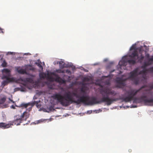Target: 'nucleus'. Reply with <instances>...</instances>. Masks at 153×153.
I'll return each instance as SVG.
<instances>
[{
  "mask_svg": "<svg viewBox=\"0 0 153 153\" xmlns=\"http://www.w3.org/2000/svg\"><path fill=\"white\" fill-rule=\"evenodd\" d=\"M128 152H131L132 151V150L131 149H129L128 150Z\"/></svg>",
  "mask_w": 153,
  "mask_h": 153,
  "instance_id": "30",
  "label": "nucleus"
},
{
  "mask_svg": "<svg viewBox=\"0 0 153 153\" xmlns=\"http://www.w3.org/2000/svg\"><path fill=\"white\" fill-rule=\"evenodd\" d=\"M92 111H88V113L91 114L92 113Z\"/></svg>",
  "mask_w": 153,
  "mask_h": 153,
  "instance_id": "28",
  "label": "nucleus"
},
{
  "mask_svg": "<svg viewBox=\"0 0 153 153\" xmlns=\"http://www.w3.org/2000/svg\"><path fill=\"white\" fill-rule=\"evenodd\" d=\"M153 61V56H152L151 58L149 59L148 60V62L149 63H151V62Z\"/></svg>",
  "mask_w": 153,
  "mask_h": 153,
  "instance_id": "19",
  "label": "nucleus"
},
{
  "mask_svg": "<svg viewBox=\"0 0 153 153\" xmlns=\"http://www.w3.org/2000/svg\"><path fill=\"white\" fill-rule=\"evenodd\" d=\"M3 33V29L0 28V33Z\"/></svg>",
  "mask_w": 153,
  "mask_h": 153,
  "instance_id": "22",
  "label": "nucleus"
},
{
  "mask_svg": "<svg viewBox=\"0 0 153 153\" xmlns=\"http://www.w3.org/2000/svg\"><path fill=\"white\" fill-rule=\"evenodd\" d=\"M43 121V120H41L38 121V122H39V123H41V122H42Z\"/></svg>",
  "mask_w": 153,
  "mask_h": 153,
  "instance_id": "26",
  "label": "nucleus"
},
{
  "mask_svg": "<svg viewBox=\"0 0 153 153\" xmlns=\"http://www.w3.org/2000/svg\"><path fill=\"white\" fill-rule=\"evenodd\" d=\"M146 56L147 57H148L149 56V54L146 55Z\"/></svg>",
  "mask_w": 153,
  "mask_h": 153,
  "instance_id": "33",
  "label": "nucleus"
},
{
  "mask_svg": "<svg viewBox=\"0 0 153 153\" xmlns=\"http://www.w3.org/2000/svg\"><path fill=\"white\" fill-rule=\"evenodd\" d=\"M52 97L64 106H68L73 103L79 104L81 102L86 104L88 102V104L93 105L102 102L101 99L100 101H98L94 97L92 98L91 100L89 101V99L88 97L83 96L80 97L76 92H71L70 91L65 92L63 96L59 93L55 94Z\"/></svg>",
  "mask_w": 153,
  "mask_h": 153,
  "instance_id": "1",
  "label": "nucleus"
},
{
  "mask_svg": "<svg viewBox=\"0 0 153 153\" xmlns=\"http://www.w3.org/2000/svg\"><path fill=\"white\" fill-rule=\"evenodd\" d=\"M81 91L83 93H84L85 92V91L84 90L82 89H81Z\"/></svg>",
  "mask_w": 153,
  "mask_h": 153,
  "instance_id": "25",
  "label": "nucleus"
},
{
  "mask_svg": "<svg viewBox=\"0 0 153 153\" xmlns=\"http://www.w3.org/2000/svg\"><path fill=\"white\" fill-rule=\"evenodd\" d=\"M100 92L102 97L101 98V102H106L107 105H110L113 101H115L118 100L117 98L112 99L109 97V95H113L114 93V91H111L108 87H105L101 88Z\"/></svg>",
  "mask_w": 153,
  "mask_h": 153,
  "instance_id": "5",
  "label": "nucleus"
},
{
  "mask_svg": "<svg viewBox=\"0 0 153 153\" xmlns=\"http://www.w3.org/2000/svg\"><path fill=\"white\" fill-rule=\"evenodd\" d=\"M55 81L61 84H65L66 83V81L59 76L56 77L55 79Z\"/></svg>",
  "mask_w": 153,
  "mask_h": 153,
  "instance_id": "10",
  "label": "nucleus"
},
{
  "mask_svg": "<svg viewBox=\"0 0 153 153\" xmlns=\"http://www.w3.org/2000/svg\"><path fill=\"white\" fill-rule=\"evenodd\" d=\"M3 75L2 77V79H6L2 82V84L4 86L7 84L8 83L13 82L14 79L13 78L10 77V71L7 69H4L2 71Z\"/></svg>",
  "mask_w": 153,
  "mask_h": 153,
  "instance_id": "6",
  "label": "nucleus"
},
{
  "mask_svg": "<svg viewBox=\"0 0 153 153\" xmlns=\"http://www.w3.org/2000/svg\"><path fill=\"white\" fill-rule=\"evenodd\" d=\"M151 64V63H149L148 62H144L141 67V68H143V70L138 73V68H136L128 74L129 76L127 78L123 79L122 77H117L116 79L117 87L119 88H124L126 85L125 82L128 79H130L133 81L134 83L136 85L138 84L139 80L137 76L139 74H145L146 73L148 70L146 69V68Z\"/></svg>",
  "mask_w": 153,
  "mask_h": 153,
  "instance_id": "2",
  "label": "nucleus"
},
{
  "mask_svg": "<svg viewBox=\"0 0 153 153\" xmlns=\"http://www.w3.org/2000/svg\"><path fill=\"white\" fill-rule=\"evenodd\" d=\"M21 91H23V90H21Z\"/></svg>",
  "mask_w": 153,
  "mask_h": 153,
  "instance_id": "35",
  "label": "nucleus"
},
{
  "mask_svg": "<svg viewBox=\"0 0 153 153\" xmlns=\"http://www.w3.org/2000/svg\"><path fill=\"white\" fill-rule=\"evenodd\" d=\"M39 76H40V77L41 78H44V76H43V75L42 74H40V75H39Z\"/></svg>",
  "mask_w": 153,
  "mask_h": 153,
  "instance_id": "23",
  "label": "nucleus"
},
{
  "mask_svg": "<svg viewBox=\"0 0 153 153\" xmlns=\"http://www.w3.org/2000/svg\"><path fill=\"white\" fill-rule=\"evenodd\" d=\"M137 106H134L133 107H136Z\"/></svg>",
  "mask_w": 153,
  "mask_h": 153,
  "instance_id": "34",
  "label": "nucleus"
},
{
  "mask_svg": "<svg viewBox=\"0 0 153 153\" xmlns=\"http://www.w3.org/2000/svg\"><path fill=\"white\" fill-rule=\"evenodd\" d=\"M66 72L68 74H71V73L70 71L68 69H67L66 70Z\"/></svg>",
  "mask_w": 153,
  "mask_h": 153,
  "instance_id": "21",
  "label": "nucleus"
},
{
  "mask_svg": "<svg viewBox=\"0 0 153 153\" xmlns=\"http://www.w3.org/2000/svg\"><path fill=\"white\" fill-rule=\"evenodd\" d=\"M11 107V108H12L13 109H15V106L13 105H12Z\"/></svg>",
  "mask_w": 153,
  "mask_h": 153,
  "instance_id": "24",
  "label": "nucleus"
},
{
  "mask_svg": "<svg viewBox=\"0 0 153 153\" xmlns=\"http://www.w3.org/2000/svg\"><path fill=\"white\" fill-rule=\"evenodd\" d=\"M23 120L22 118L21 117L19 118H16L9 124L10 126L11 125H13L14 124L17 126L19 125Z\"/></svg>",
  "mask_w": 153,
  "mask_h": 153,
  "instance_id": "7",
  "label": "nucleus"
},
{
  "mask_svg": "<svg viewBox=\"0 0 153 153\" xmlns=\"http://www.w3.org/2000/svg\"><path fill=\"white\" fill-rule=\"evenodd\" d=\"M10 127L9 124H6L4 123H0V128H8Z\"/></svg>",
  "mask_w": 153,
  "mask_h": 153,
  "instance_id": "11",
  "label": "nucleus"
},
{
  "mask_svg": "<svg viewBox=\"0 0 153 153\" xmlns=\"http://www.w3.org/2000/svg\"><path fill=\"white\" fill-rule=\"evenodd\" d=\"M7 65L6 62L5 61H4L2 64L1 65L3 67H4L7 66Z\"/></svg>",
  "mask_w": 153,
  "mask_h": 153,
  "instance_id": "18",
  "label": "nucleus"
},
{
  "mask_svg": "<svg viewBox=\"0 0 153 153\" xmlns=\"http://www.w3.org/2000/svg\"><path fill=\"white\" fill-rule=\"evenodd\" d=\"M6 98L5 97H3L0 100V104L4 103L5 101Z\"/></svg>",
  "mask_w": 153,
  "mask_h": 153,
  "instance_id": "14",
  "label": "nucleus"
},
{
  "mask_svg": "<svg viewBox=\"0 0 153 153\" xmlns=\"http://www.w3.org/2000/svg\"><path fill=\"white\" fill-rule=\"evenodd\" d=\"M18 72L19 73L24 74L25 72V71L22 69H20L18 71Z\"/></svg>",
  "mask_w": 153,
  "mask_h": 153,
  "instance_id": "17",
  "label": "nucleus"
},
{
  "mask_svg": "<svg viewBox=\"0 0 153 153\" xmlns=\"http://www.w3.org/2000/svg\"><path fill=\"white\" fill-rule=\"evenodd\" d=\"M57 64H59V67L61 68H63L65 67L64 62L62 61H60L59 62H57Z\"/></svg>",
  "mask_w": 153,
  "mask_h": 153,
  "instance_id": "12",
  "label": "nucleus"
},
{
  "mask_svg": "<svg viewBox=\"0 0 153 153\" xmlns=\"http://www.w3.org/2000/svg\"><path fill=\"white\" fill-rule=\"evenodd\" d=\"M9 100L12 102L13 103H14V101H13L12 100H11L10 98H9Z\"/></svg>",
  "mask_w": 153,
  "mask_h": 153,
  "instance_id": "29",
  "label": "nucleus"
},
{
  "mask_svg": "<svg viewBox=\"0 0 153 153\" xmlns=\"http://www.w3.org/2000/svg\"><path fill=\"white\" fill-rule=\"evenodd\" d=\"M149 71H150L151 72H153V67H151L148 70Z\"/></svg>",
  "mask_w": 153,
  "mask_h": 153,
  "instance_id": "20",
  "label": "nucleus"
},
{
  "mask_svg": "<svg viewBox=\"0 0 153 153\" xmlns=\"http://www.w3.org/2000/svg\"><path fill=\"white\" fill-rule=\"evenodd\" d=\"M134 47H133V46H132V47L131 48H130V50H132V49H134Z\"/></svg>",
  "mask_w": 153,
  "mask_h": 153,
  "instance_id": "27",
  "label": "nucleus"
},
{
  "mask_svg": "<svg viewBox=\"0 0 153 153\" xmlns=\"http://www.w3.org/2000/svg\"><path fill=\"white\" fill-rule=\"evenodd\" d=\"M114 71H115V70H112V71H111V72H111V73H112V72H113Z\"/></svg>",
  "mask_w": 153,
  "mask_h": 153,
  "instance_id": "32",
  "label": "nucleus"
},
{
  "mask_svg": "<svg viewBox=\"0 0 153 153\" xmlns=\"http://www.w3.org/2000/svg\"><path fill=\"white\" fill-rule=\"evenodd\" d=\"M36 103L37 104L38 102H37L35 101L34 102L31 103L29 102L26 104L22 103L21 104V105L22 107H24L25 108H27L29 105H30L31 107L29 108L30 110L32 108V107Z\"/></svg>",
  "mask_w": 153,
  "mask_h": 153,
  "instance_id": "8",
  "label": "nucleus"
},
{
  "mask_svg": "<svg viewBox=\"0 0 153 153\" xmlns=\"http://www.w3.org/2000/svg\"><path fill=\"white\" fill-rule=\"evenodd\" d=\"M29 114L26 111L24 112L23 114L21 116L23 120H26L29 117Z\"/></svg>",
  "mask_w": 153,
  "mask_h": 153,
  "instance_id": "9",
  "label": "nucleus"
},
{
  "mask_svg": "<svg viewBox=\"0 0 153 153\" xmlns=\"http://www.w3.org/2000/svg\"><path fill=\"white\" fill-rule=\"evenodd\" d=\"M145 87L146 86L144 85L137 90L131 89L126 91V93L128 96L124 98V101L126 102H129L133 100L134 103H140L143 102L146 105H153V98L147 99V97L145 95L141 96L140 97L134 98V96H136L138 92Z\"/></svg>",
  "mask_w": 153,
  "mask_h": 153,
  "instance_id": "3",
  "label": "nucleus"
},
{
  "mask_svg": "<svg viewBox=\"0 0 153 153\" xmlns=\"http://www.w3.org/2000/svg\"><path fill=\"white\" fill-rule=\"evenodd\" d=\"M56 72L58 73H63L65 72L64 71L60 69H58L56 70Z\"/></svg>",
  "mask_w": 153,
  "mask_h": 153,
  "instance_id": "16",
  "label": "nucleus"
},
{
  "mask_svg": "<svg viewBox=\"0 0 153 153\" xmlns=\"http://www.w3.org/2000/svg\"><path fill=\"white\" fill-rule=\"evenodd\" d=\"M139 53L141 54L140 56H139L137 51L136 50L134 51L132 53L131 55H129V57L132 59L127 61L122 60L119 62V65L120 67L126 66L127 65V63H128L130 65H134L137 62L141 63L144 58V56L142 54V51L141 48L139 49Z\"/></svg>",
  "mask_w": 153,
  "mask_h": 153,
  "instance_id": "4",
  "label": "nucleus"
},
{
  "mask_svg": "<svg viewBox=\"0 0 153 153\" xmlns=\"http://www.w3.org/2000/svg\"><path fill=\"white\" fill-rule=\"evenodd\" d=\"M152 89H153V85H151L150 87Z\"/></svg>",
  "mask_w": 153,
  "mask_h": 153,
  "instance_id": "31",
  "label": "nucleus"
},
{
  "mask_svg": "<svg viewBox=\"0 0 153 153\" xmlns=\"http://www.w3.org/2000/svg\"><path fill=\"white\" fill-rule=\"evenodd\" d=\"M22 81L23 80H22ZM24 81L25 82L32 83L33 82V80L31 78H26L24 79Z\"/></svg>",
  "mask_w": 153,
  "mask_h": 153,
  "instance_id": "13",
  "label": "nucleus"
},
{
  "mask_svg": "<svg viewBox=\"0 0 153 153\" xmlns=\"http://www.w3.org/2000/svg\"><path fill=\"white\" fill-rule=\"evenodd\" d=\"M36 64L38 66L39 68H40L41 69H43V67L41 65V63H36Z\"/></svg>",
  "mask_w": 153,
  "mask_h": 153,
  "instance_id": "15",
  "label": "nucleus"
}]
</instances>
